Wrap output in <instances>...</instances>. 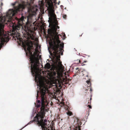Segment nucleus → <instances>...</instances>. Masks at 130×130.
<instances>
[{
	"instance_id": "6",
	"label": "nucleus",
	"mask_w": 130,
	"mask_h": 130,
	"mask_svg": "<svg viewBox=\"0 0 130 130\" xmlns=\"http://www.w3.org/2000/svg\"><path fill=\"white\" fill-rule=\"evenodd\" d=\"M86 82L88 84V85H87L88 86V89H90V90L91 91L92 90L91 88V84L90 80H87L86 81Z\"/></svg>"
},
{
	"instance_id": "5",
	"label": "nucleus",
	"mask_w": 130,
	"mask_h": 130,
	"mask_svg": "<svg viewBox=\"0 0 130 130\" xmlns=\"http://www.w3.org/2000/svg\"><path fill=\"white\" fill-rule=\"evenodd\" d=\"M45 6L50 9H52L53 7V3L52 0H45Z\"/></svg>"
},
{
	"instance_id": "19",
	"label": "nucleus",
	"mask_w": 130,
	"mask_h": 130,
	"mask_svg": "<svg viewBox=\"0 0 130 130\" xmlns=\"http://www.w3.org/2000/svg\"><path fill=\"white\" fill-rule=\"evenodd\" d=\"M88 74L87 75H86V77H88Z\"/></svg>"
},
{
	"instance_id": "22",
	"label": "nucleus",
	"mask_w": 130,
	"mask_h": 130,
	"mask_svg": "<svg viewBox=\"0 0 130 130\" xmlns=\"http://www.w3.org/2000/svg\"><path fill=\"white\" fill-rule=\"evenodd\" d=\"M1 47H2V46H0V49H1Z\"/></svg>"
},
{
	"instance_id": "14",
	"label": "nucleus",
	"mask_w": 130,
	"mask_h": 130,
	"mask_svg": "<svg viewBox=\"0 0 130 130\" xmlns=\"http://www.w3.org/2000/svg\"><path fill=\"white\" fill-rule=\"evenodd\" d=\"M64 103L63 102H62L61 103V107H63L64 106Z\"/></svg>"
},
{
	"instance_id": "21",
	"label": "nucleus",
	"mask_w": 130,
	"mask_h": 130,
	"mask_svg": "<svg viewBox=\"0 0 130 130\" xmlns=\"http://www.w3.org/2000/svg\"><path fill=\"white\" fill-rule=\"evenodd\" d=\"M31 123V122H29L28 124H29V123Z\"/></svg>"
},
{
	"instance_id": "28",
	"label": "nucleus",
	"mask_w": 130,
	"mask_h": 130,
	"mask_svg": "<svg viewBox=\"0 0 130 130\" xmlns=\"http://www.w3.org/2000/svg\"><path fill=\"white\" fill-rule=\"evenodd\" d=\"M53 130H54L53 129Z\"/></svg>"
},
{
	"instance_id": "16",
	"label": "nucleus",
	"mask_w": 130,
	"mask_h": 130,
	"mask_svg": "<svg viewBox=\"0 0 130 130\" xmlns=\"http://www.w3.org/2000/svg\"><path fill=\"white\" fill-rule=\"evenodd\" d=\"M36 14V12H34V14H33V15H35V14Z\"/></svg>"
},
{
	"instance_id": "26",
	"label": "nucleus",
	"mask_w": 130,
	"mask_h": 130,
	"mask_svg": "<svg viewBox=\"0 0 130 130\" xmlns=\"http://www.w3.org/2000/svg\"><path fill=\"white\" fill-rule=\"evenodd\" d=\"M68 83H66V84H68Z\"/></svg>"
},
{
	"instance_id": "24",
	"label": "nucleus",
	"mask_w": 130,
	"mask_h": 130,
	"mask_svg": "<svg viewBox=\"0 0 130 130\" xmlns=\"http://www.w3.org/2000/svg\"><path fill=\"white\" fill-rule=\"evenodd\" d=\"M88 89H86V91H88Z\"/></svg>"
},
{
	"instance_id": "3",
	"label": "nucleus",
	"mask_w": 130,
	"mask_h": 130,
	"mask_svg": "<svg viewBox=\"0 0 130 130\" xmlns=\"http://www.w3.org/2000/svg\"><path fill=\"white\" fill-rule=\"evenodd\" d=\"M57 23H56V25H54L52 27V30L48 29V33L51 36L53 40L49 43L50 48L52 50L50 52L51 55L54 59H55V62L58 63L59 66H61L62 64L61 62L60 61V54L61 55H63L64 51L63 48L64 44H60V41L59 39V36L61 35L58 34L59 27L57 25Z\"/></svg>"
},
{
	"instance_id": "10",
	"label": "nucleus",
	"mask_w": 130,
	"mask_h": 130,
	"mask_svg": "<svg viewBox=\"0 0 130 130\" xmlns=\"http://www.w3.org/2000/svg\"><path fill=\"white\" fill-rule=\"evenodd\" d=\"M56 15L55 14H52L51 15V17L49 18V19L52 20L53 19L56 18Z\"/></svg>"
},
{
	"instance_id": "7",
	"label": "nucleus",
	"mask_w": 130,
	"mask_h": 130,
	"mask_svg": "<svg viewBox=\"0 0 130 130\" xmlns=\"http://www.w3.org/2000/svg\"><path fill=\"white\" fill-rule=\"evenodd\" d=\"M53 77L54 78H55L56 77L57 78H59V73H57L56 72H54L53 74Z\"/></svg>"
},
{
	"instance_id": "9",
	"label": "nucleus",
	"mask_w": 130,
	"mask_h": 130,
	"mask_svg": "<svg viewBox=\"0 0 130 130\" xmlns=\"http://www.w3.org/2000/svg\"><path fill=\"white\" fill-rule=\"evenodd\" d=\"M40 103L41 102H40V100H38L37 101V103L36 105V106L37 107V108H39L40 107Z\"/></svg>"
},
{
	"instance_id": "20",
	"label": "nucleus",
	"mask_w": 130,
	"mask_h": 130,
	"mask_svg": "<svg viewBox=\"0 0 130 130\" xmlns=\"http://www.w3.org/2000/svg\"><path fill=\"white\" fill-rule=\"evenodd\" d=\"M55 3V0L53 1Z\"/></svg>"
},
{
	"instance_id": "27",
	"label": "nucleus",
	"mask_w": 130,
	"mask_h": 130,
	"mask_svg": "<svg viewBox=\"0 0 130 130\" xmlns=\"http://www.w3.org/2000/svg\"><path fill=\"white\" fill-rule=\"evenodd\" d=\"M89 103V102H88V103Z\"/></svg>"
},
{
	"instance_id": "2",
	"label": "nucleus",
	"mask_w": 130,
	"mask_h": 130,
	"mask_svg": "<svg viewBox=\"0 0 130 130\" xmlns=\"http://www.w3.org/2000/svg\"><path fill=\"white\" fill-rule=\"evenodd\" d=\"M49 88V86L44 83L40 84L41 106L40 110L35 117V121L37 122V124L38 125L41 126L42 130H53V127L52 126H51L50 124V125H48L47 126V127H46L47 120L45 119L43 120L45 112L48 111L49 110L47 107V106H48V101L45 94L46 93L48 92Z\"/></svg>"
},
{
	"instance_id": "11",
	"label": "nucleus",
	"mask_w": 130,
	"mask_h": 130,
	"mask_svg": "<svg viewBox=\"0 0 130 130\" xmlns=\"http://www.w3.org/2000/svg\"><path fill=\"white\" fill-rule=\"evenodd\" d=\"M67 114L69 116H71L73 115L72 112L71 111L69 110L68 111V112H67Z\"/></svg>"
},
{
	"instance_id": "12",
	"label": "nucleus",
	"mask_w": 130,
	"mask_h": 130,
	"mask_svg": "<svg viewBox=\"0 0 130 130\" xmlns=\"http://www.w3.org/2000/svg\"><path fill=\"white\" fill-rule=\"evenodd\" d=\"M87 62V61H84V62H83V63H81L80 62H80V60H79V63H81V65L82 66H84L85 65V64H84V62Z\"/></svg>"
},
{
	"instance_id": "18",
	"label": "nucleus",
	"mask_w": 130,
	"mask_h": 130,
	"mask_svg": "<svg viewBox=\"0 0 130 130\" xmlns=\"http://www.w3.org/2000/svg\"><path fill=\"white\" fill-rule=\"evenodd\" d=\"M15 5V3H14L13 4V5L14 6Z\"/></svg>"
},
{
	"instance_id": "4",
	"label": "nucleus",
	"mask_w": 130,
	"mask_h": 130,
	"mask_svg": "<svg viewBox=\"0 0 130 130\" xmlns=\"http://www.w3.org/2000/svg\"><path fill=\"white\" fill-rule=\"evenodd\" d=\"M74 123L76 126H75L73 125L71 126L70 127L71 130H80V126H79V119L76 117L74 118Z\"/></svg>"
},
{
	"instance_id": "13",
	"label": "nucleus",
	"mask_w": 130,
	"mask_h": 130,
	"mask_svg": "<svg viewBox=\"0 0 130 130\" xmlns=\"http://www.w3.org/2000/svg\"><path fill=\"white\" fill-rule=\"evenodd\" d=\"M67 15L66 14H63V17L64 19H66L67 18Z\"/></svg>"
},
{
	"instance_id": "23",
	"label": "nucleus",
	"mask_w": 130,
	"mask_h": 130,
	"mask_svg": "<svg viewBox=\"0 0 130 130\" xmlns=\"http://www.w3.org/2000/svg\"><path fill=\"white\" fill-rule=\"evenodd\" d=\"M91 99H92L91 98H90V100H91Z\"/></svg>"
},
{
	"instance_id": "1",
	"label": "nucleus",
	"mask_w": 130,
	"mask_h": 130,
	"mask_svg": "<svg viewBox=\"0 0 130 130\" xmlns=\"http://www.w3.org/2000/svg\"><path fill=\"white\" fill-rule=\"evenodd\" d=\"M26 6V5L24 4H19L18 6L15 7L14 9H9L5 15L2 16L0 15V17L2 19L1 20V22L3 24H11L10 26L12 28V34L15 36L16 33L18 32L20 28H23L26 34L24 37L27 39L26 40H24L22 38L19 39L20 44L22 45L24 48V50L25 52L27 51L29 55L30 56V61L31 64V70L32 73H36L38 69L37 68V52H35L32 54L31 51L33 48L32 43L31 41L28 40L30 39L34 40V36L33 34V31L29 28L26 25L23 27L22 23L23 22V19L21 18L20 20L17 21V23L15 22L14 20H13L14 19V16L18 12L21 11L24 9Z\"/></svg>"
},
{
	"instance_id": "17",
	"label": "nucleus",
	"mask_w": 130,
	"mask_h": 130,
	"mask_svg": "<svg viewBox=\"0 0 130 130\" xmlns=\"http://www.w3.org/2000/svg\"><path fill=\"white\" fill-rule=\"evenodd\" d=\"M38 91H37V99L38 98Z\"/></svg>"
},
{
	"instance_id": "8",
	"label": "nucleus",
	"mask_w": 130,
	"mask_h": 130,
	"mask_svg": "<svg viewBox=\"0 0 130 130\" xmlns=\"http://www.w3.org/2000/svg\"><path fill=\"white\" fill-rule=\"evenodd\" d=\"M45 69H50L51 68V66L50 64L48 63H47L45 66Z\"/></svg>"
},
{
	"instance_id": "25",
	"label": "nucleus",
	"mask_w": 130,
	"mask_h": 130,
	"mask_svg": "<svg viewBox=\"0 0 130 130\" xmlns=\"http://www.w3.org/2000/svg\"><path fill=\"white\" fill-rule=\"evenodd\" d=\"M83 34H82V35H81V36H82V35Z\"/></svg>"
},
{
	"instance_id": "15",
	"label": "nucleus",
	"mask_w": 130,
	"mask_h": 130,
	"mask_svg": "<svg viewBox=\"0 0 130 130\" xmlns=\"http://www.w3.org/2000/svg\"><path fill=\"white\" fill-rule=\"evenodd\" d=\"M88 106H89V108H91V106L90 105H88Z\"/></svg>"
}]
</instances>
